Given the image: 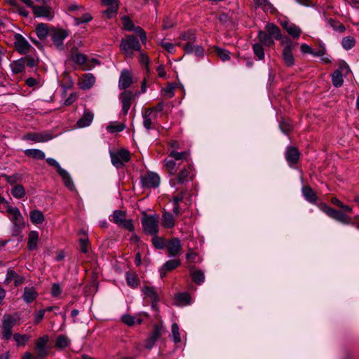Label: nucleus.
<instances>
[{
  "label": "nucleus",
  "mask_w": 359,
  "mask_h": 359,
  "mask_svg": "<svg viewBox=\"0 0 359 359\" xmlns=\"http://www.w3.org/2000/svg\"><path fill=\"white\" fill-rule=\"evenodd\" d=\"M137 94H138V93L134 94L130 90H125L120 94V99L122 103V112L124 115L128 114L132 102L135 100Z\"/></svg>",
  "instance_id": "nucleus-16"
},
{
  "label": "nucleus",
  "mask_w": 359,
  "mask_h": 359,
  "mask_svg": "<svg viewBox=\"0 0 359 359\" xmlns=\"http://www.w3.org/2000/svg\"><path fill=\"white\" fill-rule=\"evenodd\" d=\"M123 27L128 31H132L134 29V24L128 16H123L121 18Z\"/></svg>",
  "instance_id": "nucleus-58"
},
{
  "label": "nucleus",
  "mask_w": 359,
  "mask_h": 359,
  "mask_svg": "<svg viewBox=\"0 0 359 359\" xmlns=\"http://www.w3.org/2000/svg\"><path fill=\"white\" fill-rule=\"evenodd\" d=\"M253 5L255 8H261L266 13L275 14L277 11L269 0H253Z\"/></svg>",
  "instance_id": "nucleus-22"
},
{
  "label": "nucleus",
  "mask_w": 359,
  "mask_h": 359,
  "mask_svg": "<svg viewBox=\"0 0 359 359\" xmlns=\"http://www.w3.org/2000/svg\"><path fill=\"white\" fill-rule=\"evenodd\" d=\"M50 31L48 26L45 23L38 24L35 29L36 34L41 40L45 39L48 34L50 35Z\"/></svg>",
  "instance_id": "nucleus-31"
},
{
  "label": "nucleus",
  "mask_w": 359,
  "mask_h": 359,
  "mask_svg": "<svg viewBox=\"0 0 359 359\" xmlns=\"http://www.w3.org/2000/svg\"><path fill=\"white\" fill-rule=\"evenodd\" d=\"M133 83V79L130 72L127 69H123L120 75L118 81V87L121 90H126L129 88Z\"/></svg>",
  "instance_id": "nucleus-25"
},
{
  "label": "nucleus",
  "mask_w": 359,
  "mask_h": 359,
  "mask_svg": "<svg viewBox=\"0 0 359 359\" xmlns=\"http://www.w3.org/2000/svg\"><path fill=\"white\" fill-rule=\"evenodd\" d=\"M49 341V337L46 334L38 338L35 343L34 350L36 355L39 358H43L49 354V350L47 344Z\"/></svg>",
  "instance_id": "nucleus-10"
},
{
  "label": "nucleus",
  "mask_w": 359,
  "mask_h": 359,
  "mask_svg": "<svg viewBox=\"0 0 359 359\" xmlns=\"http://www.w3.org/2000/svg\"><path fill=\"white\" fill-rule=\"evenodd\" d=\"M53 138L51 133H28L22 137V140H30L34 142H45Z\"/></svg>",
  "instance_id": "nucleus-18"
},
{
  "label": "nucleus",
  "mask_w": 359,
  "mask_h": 359,
  "mask_svg": "<svg viewBox=\"0 0 359 359\" xmlns=\"http://www.w3.org/2000/svg\"><path fill=\"white\" fill-rule=\"evenodd\" d=\"M71 59L74 62L81 65L86 63L87 57L84 54L76 53L72 54Z\"/></svg>",
  "instance_id": "nucleus-54"
},
{
  "label": "nucleus",
  "mask_w": 359,
  "mask_h": 359,
  "mask_svg": "<svg viewBox=\"0 0 359 359\" xmlns=\"http://www.w3.org/2000/svg\"><path fill=\"white\" fill-rule=\"evenodd\" d=\"M24 153L27 156L34 159L43 160L45 158V154L39 149H28L25 150Z\"/></svg>",
  "instance_id": "nucleus-40"
},
{
  "label": "nucleus",
  "mask_w": 359,
  "mask_h": 359,
  "mask_svg": "<svg viewBox=\"0 0 359 359\" xmlns=\"http://www.w3.org/2000/svg\"><path fill=\"white\" fill-rule=\"evenodd\" d=\"M302 194L306 201L311 203H316L318 197L314 191L309 186H306L302 188Z\"/></svg>",
  "instance_id": "nucleus-33"
},
{
  "label": "nucleus",
  "mask_w": 359,
  "mask_h": 359,
  "mask_svg": "<svg viewBox=\"0 0 359 359\" xmlns=\"http://www.w3.org/2000/svg\"><path fill=\"white\" fill-rule=\"evenodd\" d=\"M14 39L15 48L19 53L26 55L30 52L32 46L22 35L16 33Z\"/></svg>",
  "instance_id": "nucleus-13"
},
{
  "label": "nucleus",
  "mask_w": 359,
  "mask_h": 359,
  "mask_svg": "<svg viewBox=\"0 0 359 359\" xmlns=\"http://www.w3.org/2000/svg\"><path fill=\"white\" fill-rule=\"evenodd\" d=\"M80 233H83V236L79 238V245L81 248V251L83 253L88 252V238L86 233L83 231L80 232Z\"/></svg>",
  "instance_id": "nucleus-56"
},
{
  "label": "nucleus",
  "mask_w": 359,
  "mask_h": 359,
  "mask_svg": "<svg viewBox=\"0 0 359 359\" xmlns=\"http://www.w3.org/2000/svg\"><path fill=\"white\" fill-rule=\"evenodd\" d=\"M172 336L175 344L181 341L179 326L177 323L172 325Z\"/></svg>",
  "instance_id": "nucleus-57"
},
{
  "label": "nucleus",
  "mask_w": 359,
  "mask_h": 359,
  "mask_svg": "<svg viewBox=\"0 0 359 359\" xmlns=\"http://www.w3.org/2000/svg\"><path fill=\"white\" fill-rule=\"evenodd\" d=\"M151 113L152 109H145L143 114V126L147 130H149L152 128V121L151 118Z\"/></svg>",
  "instance_id": "nucleus-46"
},
{
  "label": "nucleus",
  "mask_w": 359,
  "mask_h": 359,
  "mask_svg": "<svg viewBox=\"0 0 359 359\" xmlns=\"http://www.w3.org/2000/svg\"><path fill=\"white\" fill-rule=\"evenodd\" d=\"M215 52L219 57L222 61H228L230 60V52L226 49L219 48L218 46L213 47Z\"/></svg>",
  "instance_id": "nucleus-45"
},
{
  "label": "nucleus",
  "mask_w": 359,
  "mask_h": 359,
  "mask_svg": "<svg viewBox=\"0 0 359 359\" xmlns=\"http://www.w3.org/2000/svg\"><path fill=\"white\" fill-rule=\"evenodd\" d=\"M294 48H284L283 51V58L285 65L288 67H292L294 64V59L292 54Z\"/></svg>",
  "instance_id": "nucleus-37"
},
{
  "label": "nucleus",
  "mask_w": 359,
  "mask_h": 359,
  "mask_svg": "<svg viewBox=\"0 0 359 359\" xmlns=\"http://www.w3.org/2000/svg\"><path fill=\"white\" fill-rule=\"evenodd\" d=\"M281 25L283 27V29L287 32V34L294 39H297L302 34V30L296 25L290 23L289 22H283L281 23Z\"/></svg>",
  "instance_id": "nucleus-27"
},
{
  "label": "nucleus",
  "mask_w": 359,
  "mask_h": 359,
  "mask_svg": "<svg viewBox=\"0 0 359 359\" xmlns=\"http://www.w3.org/2000/svg\"><path fill=\"white\" fill-rule=\"evenodd\" d=\"M120 49L126 57L132 58L133 51H140L141 45L139 40L134 35H128L125 39H122Z\"/></svg>",
  "instance_id": "nucleus-1"
},
{
  "label": "nucleus",
  "mask_w": 359,
  "mask_h": 359,
  "mask_svg": "<svg viewBox=\"0 0 359 359\" xmlns=\"http://www.w3.org/2000/svg\"><path fill=\"white\" fill-rule=\"evenodd\" d=\"M107 130L109 133L121 132L124 130L125 125L123 123L111 124L107 126Z\"/></svg>",
  "instance_id": "nucleus-63"
},
{
  "label": "nucleus",
  "mask_w": 359,
  "mask_h": 359,
  "mask_svg": "<svg viewBox=\"0 0 359 359\" xmlns=\"http://www.w3.org/2000/svg\"><path fill=\"white\" fill-rule=\"evenodd\" d=\"M194 168L192 164L188 163L187 165H185L177 174V177L175 180H171V183L173 185H175L176 183L177 184H184L188 180H192L194 177Z\"/></svg>",
  "instance_id": "nucleus-8"
},
{
  "label": "nucleus",
  "mask_w": 359,
  "mask_h": 359,
  "mask_svg": "<svg viewBox=\"0 0 359 359\" xmlns=\"http://www.w3.org/2000/svg\"><path fill=\"white\" fill-rule=\"evenodd\" d=\"M139 52H140L139 62L142 66H144V68L147 71H149V56L146 53H142L141 50Z\"/></svg>",
  "instance_id": "nucleus-60"
},
{
  "label": "nucleus",
  "mask_w": 359,
  "mask_h": 359,
  "mask_svg": "<svg viewBox=\"0 0 359 359\" xmlns=\"http://www.w3.org/2000/svg\"><path fill=\"white\" fill-rule=\"evenodd\" d=\"M70 340L65 335H59L55 341V347L64 348L69 346Z\"/></svg>",
  "instance_id": "nucleus-49"
},
{
  "label": "nucleus",
  "mask_w": 359,
  "mask_h": 359,
  "mask_svg": "<svg viewBox=\"0 0 359 359\" xmlns=\"http://www.w3.org/2000/svg\"><path fill=\"white\" fill-rule=\"evenodd\" d=\"M39 241V233L36 231H31L28 234L27 248L29 250H34L37 248Z\"/></svg>",
  "instance_id": "nucleus-32"
},
{
  "label": "nucleus",
  "mask_w": 359,
  "mask_h": 359,
  "mask_svg": "<svg viewBox=\"0 0 359 359\" xmlns=\"http://www.w3.org/2000/svg\"><path fill=\"white\" fill-rule=\"evenodd\" d=\"M38 297V292L34 287H25L22 299L27 304L33 302Z\"/></svg>",
  "instance_id": "nucleus-28"
},
{
  "label": "nucleus",
  "mask_w": 359,
  "mask_h": 359,
  "mask_svg": "<svg viewBox=\"0 0 359 359\" xmlns=\"http://www.w3.org/2000/svg\"><path fill=\"white\" fill-rule=\"evenodd\" d=\"M142 292L144 294L145 297H148L151 301V306L154 308L156 303L159 300L158 294L154 287L144 285L142 287Z\"/></svg>",
  "instance_id": "nucleus-23"
},
{
  "label": "nucleus",
  "mask_w": 359,
  "mask_h": 359,
  "mask_svg": "<svg viewBox=\"0 0 359 359\" xmlns=\"http://www.w3.org/2000/svg\"><path fill=\"white\" fill-rule=\"evenodd\" d=\"M94 115L90 111H86L82 117L76 122L79 128H84L90 126L93 119Z\"/></svg>",
  "instance_id": "nucleus-30"
},
{
  "label": "nucleus",
  "mask_w": 359,
  "mask_h": 359,
  "mask_svg": "<svg viewBox=\"0 0 359 359\" xmlns=\"http://www.w3.org/2000/svg\"><path fill=\"white\" fill-rule=\"evenodd\" d=\"M154 236L152 238V244L156 249L162 250L166 247L167 241H165L163 238L156 236V235H154Z\"/></svg>",
  "instance_id": "nucleus-51"
},
{
  "label": "nucleus",
  "mask_w": 359,
  "mask_h": 359,
  "mask_svg": "<svg viewBox=\"0 0 359 359\" xmlns=\"http://www.w3.org/2000/svg\"><path fill=\"white\" fill-rule=\"evenodd\" d=\"M257 38L259 39V43L262 44V46L264 45L270 47L274 44L273 37L268 34L266 32L259 30Z\"/></svg>",
  "instance_id": "nucleus-29"
},
{
  "label": "nucleus",
  "mask_w": 359,
  "mask_h": 359,
  "mask_svg": "<svg viewBox=\"0 0 359 359\" xmlns=\"http://www.w3.org/2000/svg\"><path fill=\"white\" fill-rule=\"evenodd\" d=\"M25 280V279L23 276L18 274L13 269L10 268L7 271L4 283L5 285H8L13 281L15 286L18 287L23 284Z\"/></svg>",
  "instance_id": "nucleus-20"
},
{
  "label": "nucleus",
  "mask_w": 359,
  "mask_h": 359,
  "mask_svg": "<svg viewBox=\"0 0 359 359\" xmlns=\"http://www.w3.org/2000/svg\"><path fill=\"white\" fill-rule=\"evenodd\" d=\"M165 248L168 257H176L180 255L182 250L181 241L178 238L168 240Z\"/></svg>",
  "instance_id": "nucleus-15"
},
{
  "label": "nucleus",
  "mask_w": 359,
  "mask_h": 359,
  "mask_svg": "<svg viewBox=\"0 0 359 359\" xmlns=\"http://www.w3.org/2000/svg\"><path fill=\"white\" fill-rule=\"evenodd\" d=\"M11 194L16 198H22L25 196V190L22 185L17 184L11 189Z\"/></svg>",
  "instance_id": "nucleus-50"
},
{
  "label": "nucleus",
  "mask_w": 359,
  "mask_h": 359,
  "mask_svg": "<svg viewBox=\"0 0 359 359\" xmlns=\"http://www.w3.org/2000/svg\"><path fill=\"white\" fill-rule=\"evenodd\" d=\"M254 54L257 56L258 60H262L264 59L265 54L262 44L256 43L252 46Z\"/></svg>",
  "instance_id": "nucleus-47"
},
{
  "label": "nucleus",
  "mask_w": 359,
  "mask_h": 359,
  "mask_svg": "<svg viewBox=\"0 0 359 359\" xmlns=\"http://www.w3.org/2000/svg\"><path fill=\"white\" fill-rule=\"evenodd\" d=\"M111 221L119 226L133 231L134 225L132 219H126V212L123 210H116L114 211Z\"/></svg>",
  "instance_id": "nucleus-5"
},
{
  "label": "nucleus",
  "mask_w": 359,
  "mask_h": 359,
  "mask_svg": "<svg viewBox=\"0 0 359 359\" xmlns=\"http://www.w3.org/2000/svg\"><path fill=\"white\" fill-rule=\"evenodd\" d=\"M7 212L11 215V220L14 225L13 234L17 236L25 227L23 217L18 208L10 207L7 209Z\"/></svg>",
  "instance_id": "nucleus-7"
},
{
  "label": "nucleus",
  "mask_w": 359,
  "mask_h": 359,
  "mask_svg": "<svg viewBox=\"0 0 359 359\" xmlns=\"http://www.w3.org/2000/svg\"><path fill=\"white\" fill-rule=\"evenodd\" d=\"M285 156L289 165L293 166L298 163L300 153L297 147L291 146L287 147L285 154Z\"/></svg>",
  "instance_id": "nucleus-21"
},
{
  "label": "nucleus",
  "mask_w": 359,
  "mask_h": 359,
  "mask_svg": "<svg viewBox=\"0 0 359 359\" xmlns=\"http://www.w3.org/2000/svg\"><path fill=\"white\" fill-rule=\"evenodd\" d=\"M327 22L334 30L338 31L340 33H344L346 30L345 26L336 20L330 18L327 20Z\"/></svg>",
  "instance_id": "nucleus-48"
},
{
  "label": "nucleus",
  "mask_w": 359,
  "mask_h": 359,
  "mask_svg": "<svg viewBox=\"0 0 359 359\" xmlns=\"http://www.w3.org/2000/svg\"><path fill=\"white\" fill-rule=\"evenodd\" d=\"M18 320V314L14 315L5 314L2 320L1 337L6 341H9L13 334V327L16 325Z\"/></svg>",
  "instance_id": "nucleus-2"
},
{
  "label": "nucleus",
  "mask_w": 359,
  "mask_h": 359,
  "mask_svg": "<svg viewBox=\"0 0 359 359\" xmlns=\"http://www.w3.org/2000/svg\"><path fill=\"white\" fill-rule=\"evenodd\" d=\"M58 175L62 177L65 187L69 190L73 191L75 187L70 175L64 169H60Z\"/></svg>",
  "instance_id": "nucleus-34"
},
{
  "label": "nucleus",
  "mask_w": 359,
  "mask_h": 359,
  "mask_svg": "<svg viewBox=\"0 0 359 359\" xmlns=\"http://www.w3.org/2000/svg\"><path fill=\"white\" fill-rule=\"evenodd\" d=\"M165 163L167 170L170 175H174L176 172V163L173 160L165 159Z\"/></svg>",
  "instance_id": "nucleus-62"
},
{
  "label": "nucleus",
  "mask_w": 359,
  "mask_h": 359,
  "mask_svg": "<svg viewBox=\"0 0 359 359\" xmlns=\"http://www.w3.org/2000/svg\"><path fill=\"white\" fill-rule=\"evenodd\" d=\"M276 40H279L281 44L284 46V48H294V44L293 43L292 41L289 37L284 36L282 34H280V37L278 36Z\"/></svg>",
  "instance_id": "nucleus-55"
},
{
  "label": "nucleus",
  "mask_w": 359,
  "mask_h": 359,
  "mask_svg": "<svg viewBox=\"0 0 359 359\" xmlns=\"http://www.w3.org/2000/svg\"><path fill=\"white\" fill-rule=\"evenodd\" d=\"M112 164L116 168H121L130 160V154L126 149H119L116 152H110Z\"/></svg>",
  "instance_id": "nucleus-6"
},
{
  "label": "nucleus",
  "mask_w": 359,
  "mask_h": 359,
  "mask_svg": "<svg viewBox=\"0 0 359 359\" xmlns=\"http://www.w3.org/2000/svg\"><path fill=\"white\" fill-rule=\"evenodd\" d=\"M13 338L16 343L17 346H25L29 341L30 337L28 334H22L20 333H15Z\"/></svg>",
  "instance_id": "nucleus-42"
},
{
  "label": "nucleus",
  "mask_w": 359,
  "mask_h": 359,
  "mask_svg": "<svg viewBox=\"0 0 359 359\" xmlns=\"http://www.w3.org/2000/svg\"><path fill=\"white\" fill-rule=\"evenodd\" d=\"M190 276L192 280L197 285H201L205 280L204 273L200 269H191Z\"/></svg>",
  "instance_id": "nucleus-38"
},
{
  "label": "nucleus",
  "mask_w": 359,
  "mask_h": 359,
  "mask_svg": "<svg viewBox=\"0 0 359 359\" xmlns=\"http://www.w3.org/2000/svg\"><path fill=\"white\" fill-rule=\"evenodd\" d=\"M160 177L155 172H147L141 176V184L145 188H156L158 187Z\"/></svg>",
  "instance_id": "nucleus-14"
},
{
  "label": "nucleus",
  "mask_w": 359,
  "mask_h": 359,
  "mask_svg": "<svg viewBox=\"0 0 359 359\" xmlns=\"http://www.w3.org/2000/svg\"><path fill=\"white\" fill-rule=\"evenodd\" d=\"M169 156L175 160H186L189 156V152L187 151L178 152L175 150H172L170 151Z\"/></svg>",
  "instance_id": "nucleus-52"
},
{
  "label": "nucleus",
  "mask_w": 359,
  "mask_h": 359,
  "mask_svg": "<svg viewBox=\"0 0 359 359\" xmlns=\"http://www.w3.org/2000/svg\"><path fill=\"white\" fill-rule=\"evenodd\" d=\"M126 278L127 284L132 288H136L140 284V280L136 273L133 271H127L126 273Z\"/></svg>",
  "instance_id": "nucleus-36"
},
{
  "label": "nucleus",
  "mask_w": 359,
  "mask_h": 359,
  "mask_svg": "<svg viewBox=\"0 0 359 359\" xmlns=\"http://www.w3.org/2000/svg\"><path fill=\"white\" fill-rule=\"evenodd\" d=\"M350 71L348 65L342 61L339 64V69H336L332 75V81L334 87L339 88L343 85V74H347Z\"/></svg>",
  "instance_id": "nucleus-9"
},
{
  "label": "nucleus",
  "mask_w": 359,
  "mask_h": 359,
  "mask_svg": "<svg viewBox=\"0 0 359 359\" xmlns=\"http://www.w3.org/2000/svg\"><path fill=\"white\" fill-rule=\"evenodd\" d=\"M31 222L34 224H41L44 221V216L42 212L38 210H32L29 213Z\"/></svg>",
  "instance_id": "nucleus-39"
},
{
  "label": "nucleus",
  "mask_w": 359,
  "mask_h": 359,
  "mask_svg": "<svg viewBox=\"0 0 359 359\" xmlns=\"http://www.w3.org/2000/svg\"><path fill=\"white\" fill-rule=\"evenodd\" d=\"M24 60L25 66H27L29 67H36L39 63V60H36L34 57L27 55L24 57H22Z\"/></svg>",
  "instance_id": "nucleus-59"
},
{
  "label": "nucleus",
  "mask_w": 359,
  "mask_h": 359,
  "mask_svg": "<svg viewBox=\"0 0 359 359\" xmlns=\"http://www.w3.org/2000/svg\"><path fill=\"white\" fill-rule=\"evenodd\" d=\"M153 327V331L144 342V347L147 349L152 348L156 341L165 332V328L162 322L154 324Z\"/></svg>",
  "instance_id": "nucleus-4"
},
{
  "label": "nucleus",
  "mask_w": 359,
  "mask_h": 359,
  "mask_svg": "<svg viewBox=\"0 0 359 359\" xmlns=\"http://www.w3.org/2000/svg\"><path fill=\"white\" fill-rule=\"evenodd\" d=\"M95 82V78L93 74L88 73L80 77L79 86L82 90H88L91 88Z\"/></svg>",
  "instance_id": "nucleus-24"
},
{
  "label": "nucleus",
  "mask_w": 359,
  "mask_h": 359,
  "mask_svg": "<svg viewBox=\"0 0 359 359\" xmlns=\"http://www.w3.org/2000/svg\"><path fill=\"white\" fill-rule=\"evenodd\" d=\"M35 17L45 18L48 20L53 18V12L50 7L46 6H34L32 8Z\"/></svg>",
  "instance_id": "nucleus-19"
},
{
  "label": "nucleus",
  "mask_w": 359,
  "mask_h": 359,
  "mask_svg": "<svg viewBox=\"0 0 359 359\" xmlns=\"http://www.w3.org/2000/svg\"><path fill=\"white\" fill-rule=\"evenodd\" d=\"M180 264L181 262L180 259H170L167 261L160 269L161 277H165L168 272L177 269Z\"/></svg>",
  "instance_id": "nucleus-26"
},
{
  "label": "nucleus",
  "mask_w": 359,
  "mask_h": 359,
  "mask_svg": "<svg viewBox=\"0 0 359 359\" xmlns=\"http://www.w3.org/2000/svg\"><path fill=\"white\" fill-rule=\"evenodd\" d=\"M162 226L165 228L171 229L175 226V219L169 212H163L161 218Z\"/></svg>",
  "instance_id": "nucleus-35"
},
{
  "label": "nucleus",
  "mask_w": 359,
  "mask_h": 359,
  "mask_svg": "<svg viewBox=\"0 0 359 359\" xmlns=\"http://www.w3.org/2000/svg\"><path fill=\"white\" fill-rule=\"evenodd\" d=\"M11 67L12 72L15 74L23 72L25 69L24 60L22 58H20L18 60L13 61L11 64Z\"/></svg>",
  "instance_id": "nucleus-43"
},
{
  "label": "nucleus",
  "mask_w": 359,
  "mask_h": 359,
  "mask_svg": "<svg viewBox=\"0 0 359 359\" xmlns=\"http://www.w3.org/2000/svg\"><path fill=\"white\" fill-rule=\"evenodd\" d=\"M322 210L329 217L343 224H350L351 218L341 211L337 210L327 205H324Z\"/></svg>",
  "instance_id": "nucleus-11"
},
{
  "label": "nucleus",
  "mask_w": 359,
  "mask_h": 359,
  "mask_svg": "<svg viewBox=\"0 0 359 359\" xmlns=\"http://www.w3.org/2000/svg\"><path fill=\"white\" fill-rule=\"evenodd\" d=\"M265 29L266 30V33L271 36H273L275 39H277L278 37L280 36L281 32L278 26L273 23H268L265 26Z\"/></svg>",
  "instance_id": "nucleus-41"
},
{
  "label": "nucleus",
  "mask_w": 359,
  "mask_h": 359,
  "mask_svg": "<svg viewBox=\"0 0 359 359\" xmlns=\"http://www.w3.org/2000/svg\"><path fill=\"white\" fill-rule=\"evenodd\" d=\"M355 40L350 36L343 38L341 41L342 47L346 50L351 49L355 46Z\"/></svg>",
  "instance_id": "nucleus-53"
},
{
  "label": "nucleus",
  "mask_w": 359,
  "mask_h": 359,
  "mask_svg": "<svg viewBox=\"0 0 359 359\" xmlns=\"http://www.w3.org/2000/svg\"><path fill=\"white\" fill-rule=\"evenodd\" d=\"M103 6L107 9L102 11V15L107 18L110 19L115 16L118 10L119 0H100Z\"/></svg>",
  "instance_id": "nucleus-12"
},
{
  "label": "nucleus",
  "mask_w": 359,
  "mask_h": 359,
  "mask_svg": "<svg viewBox=\"0 0 359 359\" xmlns=\"http://www.w3.org/2000/svg\"><path fill=\"white\" fill-rule=\"evenodd\" d=\"M159 217L154 214L151 215H144L142 218V225L144 231L149 235H156L158 232Z\"/></svg>",
  "instance_id": "nucleus-3"
},
{
  "label": "nucleus",
  "mask_w": 359,
  "mask_h": 359,
  "mask_svg": "<svg viewBox=\"0 0 359 359\" xmlns=\"http://www.w3.org/2000/svg\"><path fill=\"white\" fill-rule=\"evenodd\" d=\"M121 320L124 324L127 325L128 326H133L135 323V317L129 314L123 315L121 317Z\"/></svg>",
  "instance_id": "nucleus-64"
},
{
  "label": "nucleus",
  "mask_w": 359,
  "mask_h": 359,
  "mask_svg": "<svg viewBox=\"0 0 359 359\" xmlns=\"http://www.w3.org/2000/svg\"><path fill=\"white\" fill-rule=\"evenodd\" d=\"M180 39L183 41H187V43H194L196 41V36L193 32L188 31L182 34Z\"/></svg>",
  "instance_id": "nucleus-61"
},
{
  "label": "nucleus",
  "mask_w": 359,
  "mask_h": 359,
  "mask_svg": "<svg viewBox=\"0 0 359 359\" xmlns=\"http://www.w3.org/2000/svg\"><path fill=\"white\" fill-rule=\"evenodd\" d=\"M50 36L57 48H61L63 45V40L67 37L68 32L62 29L51 28L50 31Z\"/></svg>",
  "instance_id": "nucleus-17"
},
{
  "label": "nucleus",
  "mask_w": 359,
  "mask_h": 359,
  "mask_svg": "<svg viewBox=\"0 0 359 359\" xmlns=\"http://www.w3.org/2000/svg\"><path fill=\"white\" fill-rule=\"evenodd\" d=\"M81 16L76 15L74 17V23L76 25L80 24L86 23L92 20L93 17L88 13H84V11L80 13Z\"/></svg>",
  "instance_id": "nucleus-44"
}]
</instances>
